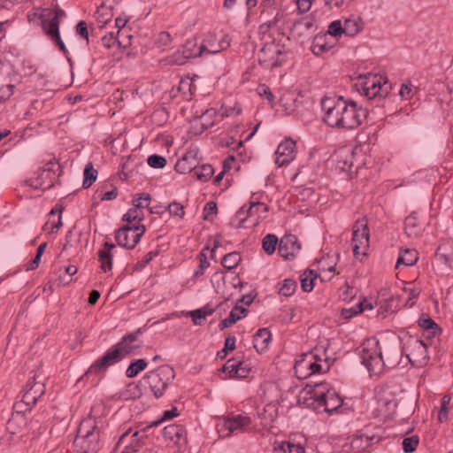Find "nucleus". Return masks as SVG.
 Wrapping results in <instances>:
<instances>
[{
  "instance_id": "40",
  "label": "nucleus",
  "mask_w": 453,
  "mask_h": 453,
  "mask_svg": "<svg viewBox=\"0 0 453 453\" xmlns=\"http://www.w3.org/2000/svg\"><path fill=\"white\" fill-rule=\"evenodd\" d=\"M241 261V256L238 252H231L225 255L221 260V265L228 270L235 268Z\"/></svg>"
},
{
  "instance_id": "48",
  "label": "nucleus",
  "mask_w": 453,
  "mask_h": 453,
  "mask_svg": "<svg viewBox=\"0 0 453 453\" xmlns=\"http://www.w3.org/2000/svg\"><path fill=\"white\" fill-rule=\"evenodd\" d=\"M419 442V439L417 435H412L411 437H406L403 441V449L404 452L411 453L413 452L418 444Z\"/></svg>"
},
{
  "instance_id": "44",
  "label": "nucleus",
  "mask_w": 453,
  "mask_h": 453,
  "mask_svg": "<svg viewBox=\"0 0 453 453\" xmlns=\"http://www.w3.org/2000/svg\"><path fill=\"white\" fill-rule=\"evenodd\" d=\"M197 179L202 181H207L213 174L214 169L211 165H203L198 168H194Z\"/></svg>"
},
{
  "instance_id": "26",
  "label": "nucleus",
  "mask_w": 453,
  "mask_h": 453,
  "mask_svg": "<svg viewBox=\"0 0 453 453\" xmlns=\"http://www.w3.org/2000/svg\"><path fill=\"white\" fill-rule=\"evenodd\" d=\"M186 429L181 425L173 424L167 426L163 430V435L165 439L173 441L176 444H180L186 441Z\"/></svg>"
},
{
  "instance_id": "9",
  "label": "nucleus",
  "mask_w": 453,
  "mask_h": 453,
  "mask_svg": "<svg viewBox=\"0 0 453 453\" xmlns=\"http://www.w3.org/2000/svg\"><path fill=\"white\" fill-rule=\"evenodd\" d=\"M377 406L373 411L374 416L383 421L388 419L395 411L396 401L392 393L387 388H381L376 393Z\"/></svg>"
},
{
  "instance_id": "49",
  "label": "nucleus",
  "mask_w": 453,
  "mask_h": 453,
  "mask_svg": "<svg viewBox=\"0 0 453 453\" xmlns=\"http://www.w3.org/2000/svg\"><path fill=\"white\" fill-rule=\"evenodd\" d=\"M241 365V361L236 360L235 358H232L226 361V363L223 365L222 371L227 372L230 374V377L236 376V372H238V367Z\"/></svg>"
},
{
  "instance_id": "53",
  "label": "nucleus",
  "mask_w": 453,
  "mask_h": 453,
  "mask_svg": "<svg viewBox=\"0 0 453 453\" xmlns=\"http://www.w3.org/2000/svg\"><path fill=\"white\" fill-rule=\"evenodd\" d=\"M343 33L342 23L341 20H334L328 26L327 35L337 37L342 35Z\"/></svg>"
},
{
  "instance_id": "8",
  "label": "nucleus",
  "mask_w": 453,
  "mask_h": 453,
  "mask_svg": "<svg viewBox=\"0 0 453 453\" xmlns=\"http://www.w3.org/2000/svg\"><path fill=\"white\" fill-rule=\"evenodd\" d=\"M145 230L143 225L124 226L116 231V242L119 246L132 250L140 242Z\"/></svg>"
},
{
  "instance_id": "45",
  "label": "nucleus",
  "mask_w": 453,
  "mask_h": 453,
  "mask_svg": "<svg viewBox=\"0 0 453 453\" xmlns=\"http://www.w3.org/2000/svg\"><path fill=\"white\" fill-rule=\"evenodd\" d=\"M34 405L30 404L27 401H25L23 397L19 401H17L12 407V417L15 414H25L32 410Z\"/></svg>"
},
{
  "instance_id": "21",
  "label": "nucleus",
  "mask_w": 453,
  "mask_h": 453,
  "mask_svg": "<svg viewBox=\"0 0 453 453\" xmlns=\"http://www.w3.org/2000/svg\"><path fill=\"white\" fill-rule=\"evenodd\" d=\"M300 250L301 245L296 235H285L280 241L278 250L280 255L285 259L293 258Z\"/></svg>"
},
{
  "instance_id": "51",
  "label": "nucleus",
  "mask_w": 453,
  "mask_h": 453,
  "mask_svg": "<svg viewBox=\"0 0 453 453\" xmlns=\"http://www.w3.org/2000/svg\"><path fill=\"white\" fill-rule=\"evenodd\" d=\"M236 339L233 335H229L226 338L224 349L218 352L217 356L219 358H224L228 351L235 349Z\"/></svg>"
},
{
  "instance_id": "28",
  "label": "nucleus",
  "mask_w": 453,
  "mask_h": 453,
  "mask_svg": "<svg viewBox=\"0 0 453 453\" xmlns=\"http://www.w3.org/2000/svg\"><path fill=\"white\" fill-rule=\"evenodd\" d=\"M435 256L453 269V240H447L440 244Z\"/></svg>"
},
{
  "instance_id": "46",
  "label": "nucleus",
  "mask_w": 453,
  "mask_h": 453,
  "mask_svg": "<svg viewBox=\"0 0 453 453\" xmlns=\"http://www.w3.org/2000/svg\"><path fill=\"white\" fill-rule=\"evenodd\" d=\"M150 201V195L148 193H142L136 195L133 199V205L134 208L141 209L148 207L149 202Z\"/></svg>"
},
{
  "instance_id": "43",
  "label": "nucleus",
  "mask_w": 453,
  "mask_h": 453,
  "mask_svg": "<svg viewBox=\"0 0 453 453\" xmlns=\"http://www.w3.org/2000/svg\"><path fill=\"white\" fill-rule=\"evenodd\" d=\"M297 288L296 281L292 279H286L280 284L279 294L284 296H291Z\"/></svg>"
},
{
  "instance_id": "17",
  "label": "nucleus",
  "mask_w": 453,
  "mask_h": 453,
  "mask_svg": "<svg viewBox=\"0 0 453 453\" xmlns=\"http://www.w3.org/2000/svg\"><path fill=\"white\" fill-rule=\"evenodd\" d=\"M275 154L278 166L288 165L296 157V142L291 139L284 140L279 144Z\"/></svg>"
},
{
  "instance_id": "14",
  "label": "nucleus",
  "mask_w": 453,
  "mask_h": 453,
  "mask_svg": "<svg viewBox=\"0 0 453 453\" xmlns=\"http://www.w3.org/2000/svg\"><path fill=\"white\" fill-rule=\"evenodd\" d=\"M284 51L280 45L270 43L265 45L259 53V62L265 67L273 68L280 66L284 61Z\"/></svg>"
},
{
  "instance_id": "63",
  "label": "nucleus",
  "mask_w": 453,
  "mask_h": 453,
  "mask_svg": "<svg viewBox=\"0 0 453 453\" xmlns=\"http://www.w3.org/2000/svg\"><path fill=\"white\" fill-rule=\"evenodd\" d=\"M118 189L116 187H113L111 190L106 191L104 193H100L99 197L102 201H111L117 197Z\"/></svg>"
},
{
  "instance_id": "37",
  "label": "nucleus",
  "mask_w": 453,
  "mask_h": 453,
  "mask_svg": "<svg viewBox=\"0 0 453 453\" xmlns=\"http://www.w3.org/2000/svg\"><path fill=\"white\" fill-rule=\"evenodd\" d=\"M147 366V362L144 359H137L133 361L126 371L127 378L135 377L140 372L143 371Z\"/></svg>"
},
{
  "instance_id": "11",
  "label": "nucleus",
  "mask_w": 453,
  "mask_h": 453,
  "mask_svg": "<svg viewBox=\"0 0 453 453\" xmlns=\"http://www.w3.org/2000/svg\"><path fill=\"white\" fill-rule=\"evenodd\" d=\"M406 357L412 365L421 366L429 360L427 346L422 340L410 338L406 343Z\"/></svg>"
},
{
  "instance_id": "20",
  "label": "nucleus",
  "mask_w": 453,
  "mask_h": 453,
  "mask_svg": "<svg viewBox=\"0 0 453 453\" xmlns=\"http://www.w3.org/2000/svg\"><path fill=\"white\" fill-rule=\"evenodd\" d=\"M59 21L57 20V18H50L44 19V16H42V27L44 33L54 41L57 45L59 47V50L64 53L66 52V48L62 41L59 35Z\"/></svg>"
},
{
  "instance_id": "62",
  "label": "nucleus",
  "mask_w": 453,
  "mask_h": 453,
  "mask_svg": "<svg viewBox=\"0 0 453 453\" xmlns=\"http://www.w3.org/2000/svg\"><path fill=\"white\" fill-rule=\"evenodd\" d=\"M139 434H140V432H138V431H135L134 433L132 434V435H131L132 441H131L130 444L128 445V447H130L134 449H135V452L138 451L143 445V441H141V438L139 437Z\"/></svg>"
},
{
  "instance_id": "55",
  "label": "nucleus",
  "mask_w": 453,
  "mask_h": 453,
  "mask_svg": "<svg viewBox=\"0 0 453 453\" xmlns=\"http://www.w3.org/2000/svg\"><path fill=\"white\" fill-rule=\"evenodd\" d=\"M217 214V204L214 202H209L205 204L203 209V219L205 220H212L213 217Z\"/></svg>"
},
{
  "instance_id": "35",
  "label": "nucleus",
  "mask_w": 453,
  "mask_h": 453,
  "mask_svg": "<svg viewBox=\"0 0 453 453\" xmlns=\"http://www.w3.org/2000/svg\"><path fill=\"white\" fill-rule=\"evenodd\" d=\"M317 278V273L313 270L305 271L300 276L301 287L304 292H311L313 289V281Z\"/></svg>"
},
{
  "instance_id": "12",
  "label": "nucleus",
  "mask_w": 453,
  "mask_h": 453,
  "mask_svg": "<svg viewBox=\"0 0 453 453\" xmlns=\"http://www.w3.org/2000/svg\"><path fill=\"white\" fill-rule=\"evenodd\" d=\"M328 366L323 367L322 365L317 363L315 356L312 354H304L303 358L295 365L296 373L299 378H307L314 373L326 372Z\"/></svg>"
},
{
  "instance_id": "41",
  "label": "nucleus",
  "mask_w": 453,
  "mask_h": 453,
  "mask_svg": "<svg viewBox=\"0 0 453 453\" xmlns=\"http://www.w3.org/2000/svg\"><path fill=\"white\" fill-rule=\"evenodd\" d=\"M407 286L403 288L404 292L408 294V299L405 302L404 306L412 307L415 303L414 299H416L420 294V288L413 286L412 283H406Z\"/></svg>"
},
{
  "instance_id": "1",
  "label": "nucleus",
  "mask_w": 453,
  "mask_h": 453,
  "mask_svg": "<svg viewBox=\"0 0 453 453\" xmlns=\"http://www.w3.org/2000/svg\"><path fill=\"white\" fill-rule=\"evenodd\" d=\"M325 111L324 121L331 127L339 129H354L359 127L367 116L366 109L357 103L347 102L342 97L326 98L322 101Z\"/></svg>"
},
{
  "instance_id": "7",
  "label": "nucleus",
  "mask_w": 453,
  "mask_h": 453,
  "mask_svg": "<svg viewBox=\"0 0 453 453\" xmlns=\"http://www.w3.org/2000/svg\"><path fill=\"white\" fill-rule=\"evenodd\" d=\"M230 45V40L227 35H222L218 37L215 35H208L200 44V46L193 50L191 43L185 45L183 53L186 58L200 57L204 54H216L226 50Z\"/></svg>"
},
{
  "instance_id": "25",
  "label": "nucleus",
  "mask_w": 453,
  "mask_h": 453,
  "mask_svg": "<svg viewBox=\"0 0 453 453\" xmlns=\"http://www.w3.org/2000/svg\"><path fill=\"white\" fill-rule=\"evenodd\" d=\"M115 248V244L104 242L103 248L98 251L100 268L104 273L111 271L112 268L113 256L111 250Z\"/></svg>"
},
{
  "instance_id": "27",
  "label": "nucleus",
  "mask_w": 453,
  "mask_h": 453,
  "mask_svg": "<svg viewBox=\"0 0 453 453\" xmlns=\"http://www.w3.org/2000/svg\"><path fill=\"white\" fill-rule=\"evenodd\" d=\"M272 340V334L268 328H260L254 335L253 345L259 353L268 349Z\"/></svg>"
},
{
  "instance_id": "6",
  "label": "nucleus",
  "mask_w": 453,
  "mask_h": 453,
  "mask_svg": "<svg viewBox=\"0 0 453 453\" xmlns=\"http://www.w3.org/2000/svg\"><path fill=\"white\" fill-rule=\"evenodd\" d=\"M174 377V369L170 365H165L149 372L143 377V383L149 386L155 397L159 398L164 395L168 384Z\"/></svg>"
},
{
  "instance_id": "59",
  "label": "nucleus",
  "mask_w": 453,
  "mask_h": 453,
  "mask_svg": "<svg viewBox=\"0 0 453 453\" xmlns=\"http://www.w3.org/2000/svg\"><path fill=\"white\" fill-rule=\"evenodd\" d=\"M178 415H179V412H178L177 408L173 407L171 410L164 411L162 418L159 420L153 422L151 426H157L162 421L171 419L174 417H177Z\"/></svg>"
},
{
  "instance_id": "61",
  "label": "nucleus",
  "mask_w": 453,
  "mask_h": 453,
  "mask_svg": "<svg viewBox=\"0 0 453 453\" xmlns=\"http://www.w3.org/2000/svg\"><path fill=\"white\" fill-rule=\"evenodd\" d=\"M76 33L81 35L82 38H84L87 41V43H88V25L86 21L81 20L77 26H76Z\"/></svg>"
},
{
  "instance_id": "52",
  "label": "nucleus",
  "mask_w": 453,
  "mask_h": 453,
  "mask_svg": "<svg viewBox=\"0 0 453 453\" xmlns=\"http://www.w3.org/2000/svg\"><path fill=\"white\" fill-rule=\"evenodd\" d=\"M148 165L152 168L160 169L166 165V159L163 156L151 155L147 159Z\"/></svg>"
},
{
  "instance_id": "32",
  "label": "nucleus",
  "mask_w": 453,
  "mask_h": 453,
  "mask_svg": "<svg viewBox=\"0 0 453 453\" xmlns=\"http://www.w3.org/2000/svg\"><path fill=\"white\" fill-rule=\"evenodd\" d=\"M274 453H305L300 444L291 443L287 441H275L273 444Z\"/></svg>"
},
{
  "instance_id": "4",
  "label": "nucleus",
  "mask_w": 453,
  "mask_h": 453,
  "mask_svg": "<svg viewBox=\"0 0 453 453\" xmlns=\"http://www.w3.org/2000/svg\"><path fill=\"white\" fill-rule=\"evenodd\" d=\"M310 399L314 408L324 407L326 412H333L342 407L343 403L342 398L332 388H328L326 382L317 383L314 388L309 391Z\"/></svg>"
},
{
  "instance_id": "38",
  "label": "nucleus",
  "mask_w": 453,
  "mask_h": 453,
  "mask_svg": "<svg viewBox=\"0 0 453 453\" xmlns=\"http://www.w3.org/2000/svg\"><path fill=\"white\" fill-rule=\"evenodd\" d=\"M14 93V86L0 77V104L5 103Z\"/></svg>"
},
{
  "instance_id": "34",
  "label": "nucleus",
  "mask_w": 453,
  "mask_h": 453,
  "mask_svg": "<svg viewBox=\"0 0 453 453\" xmlns=\"http://www.w3.org/2000/svg\"><path fill=\"white\" fill-rule=\"evenodd\" d=\"M326 35H318L314 38L313 42L311 44V51L313 54L319 56L325 52L329 51L332 49V46L327 44L326 42Z\"/></svg>"
},
{
  "instance_id": "2",
  "label": "nucleus",
  "mask_w": 453,
  "mask_h": 453,
  "mask_svg": "<svg viewBox=\"0 0 453 453\" xmlns=\"http://www.w3.org/2000/svg\"><path fill=\"white\" fill-rule=\"evenodd\" d=\"M360 358L371 375H379L383 372L386 365H395L398 363L396 353L395 357L392 354L387 355V360L385 361L379 342L375 340H367L362 345Z\"/></svg>"
},
{
  "instance_id": "36",
  "label": "nucleus",
  "mask_w": 453,
  "mask_h": 453,
  "mask_svg": "<svg viewBox=\"0 0 453 453\" xmlns=\"http://www.w3.org/2000/svg\"><path fill=\"white\" fill-rule=\"evenodd\" d=\"M277 244L278 238L273 234H266L262 240V248L268 255H272L275 251Z\"/></svg>"
},
{
  "instance_id": "22",
  "label": "nucleus",
  "mask_w": 453,
  "mask_h": 453,
  "mask_svg": "<svg viewBox=\"0 0 453 453\" xmlns=\"http://www.w3.org/2000/svg\"><path fill=\"white\" fill-rule=\"evenodd\" d=\"M141 333L142 330L139 328L137 331L124 336L122 340L116 344V347L118 348L123 357L130 354H133L137 349L141 347L140 344H134L138 338V335Z\"/></svg>"
},
{
  "instance_id": "19",
  "label": "nucleus",
  "mask_w": 453,
  "mask_h": 453,
  "mask_svg": "<svg viewBox=\"0 0 453 453\" xmlns=\"http://www.w3.org/2000/svg\"><path fill=\"white\" fill-rule=\"evenodd\" d=\"M44 393L45 386L43 382L36 381L35 376H34L27 381L22 397L30 404L35 405Z\"/></svg>"
},
{
  "instance_id": "10",
  "label": "nucleus",
  "mask_w": 453,
  "mask_h": 453,
  "mask_svg": "<svg viewBox=\"0 0 453 453\" xmlns=\"http://www.w3.org/2000/svg\"><path fill=\"white\" fill-rule=\"evenodd\" d=\"M382 77L378 75L369 74L359 78L357 84L358 90L367 98L372 99L376 96H382L388 93L387 88L384 89L386 82L381 83Z\"/></svg>"
},
{
  "instance_id": "54",
  "label": "nucleus",
  "mask_w": 453,
  "mask_h": 453,
  "mask_svg": "<svg viewBox=\"0 0 453 453\" xmlns=\"http://www.w3.org/2000/svg\"><path fill=\"white\" fill-rule=\"evenodd\" d=\"M188 156L186 155L181 159L178 160L177 164L175 165V169L177 172L185 173L188 172H191L195 168V166L188 165Z\"/></svg>"
},
{
  "instance_id": "29",
  "label": "nucleus",
  "mask_w": 453,
  "mask_h": 453,
  "mask_svg": "<svg viewBox=\"0 0 453 453\" xmlns=\"http://www.w3.org/2000/svg\"><path fill=\"white\" fill-rule=\"evenodd\" d=\"M344 35L353 37L362 31L364 27V22L361 18L351 16L344 19L342 23Z\"/></svg>"
},
{
  "instance_id": "57",
  "label": "nucleus",
  "mask_w": 453,
  "mask_h": 453,
  "mask_svg": "<svg viewBox=\"0 0 453 453\" xmlns=\"http://www.w3.org/2000/svg\"><path fill=\"white\" fill-rule=\"evenodd\" d=\"M195 325L202 326L205 323L206 319L202 314L201 309L194 310L188 312Z\"/></svg>"
},
{
  "instance_id": "39",
  "label": "nucleus",
  "mask_w": 453,
  "mask_h": 453,
  "mask_svg": "<svg viewBox=\"0 0 453 453\" xmlns=\"http://www.w3.org/2000/svg\"><path fill=\"white\" fill-rule=\"evenodd\" d=\"M97 171L93 168L91 163H88L84 169V179L82 187L84 188H89L96 180Z\"/></svg>"
},
{
  "instance_id": "31",
  "label": "nucleus",
  "mask_w": 453,
  "mask_h": 453,
  "mask_svg": "<svg viewBox=\"0 0 453 453\" xmlns=\"http://www.w3.org/2000/svg\"><path fill=\"white\" fill-rule=\"evenodd\" d=\"M418 259V257L416 250L405 249L400 252L395 264V268H398L401 265L411 266L417 263Z\"/></svg>"
},
{
  "instance_id": "30",
  "label": "nucleus",
  "mask_w": 453,
  "mask_h": 453,
  "mask_svg": "<svg viewBox=\"0 0 453 453\" xmlns=\"http://www.w3.org/2000/svg\"><path fill=\"white\" fill-rule=\"evenodd\" d=\"M418 325L426 331V337L428 339L434 338L441 332L438 325L431 318L425 315L418 319Z\"/></svg>"
},
{
  "instance_id": "16",
  "label": "nucleus",
  "mask_w": 453,
  "mask_h": 453,
  "mask_svg": "<svg viewBox=\"0 0 453 453\" xmlns=\"http://www.w3.org/2000/svg\"><path fill=\"white\" fill-rule=\"evenodd\" d=\"M124 357L120 354L119 350L114 345L109 349L106 353L100 358H98L87 371L85 375H88L92 372L98 373L104 372L109 366L118 363Z\"/></svg>"
},
{
  "instance_id": "15",
  "label": "nucleus",
  "mask_w": 453,
  "mask_h": 453,
  "mask_svg": "<svg viewBox=\"0 0 453 453\" xmlns=\"http://www.w3.org/2000/svg\"><path fill=\"white\" fill-rule=\"evenodd\" d=\"M250 423V418L247 416L235 415L231 418L228 417L224 419L219 432L222 436H230L239 432H244Z\"/></svg>"
},
{
  "instance_id": "5",
  "label": "nucleus",
  "mask_w": 453,
  "mask_h": 453,
  "mask_svg": "<svg viewBox=\"0 0 453 453\" xmlns=\"http://www.w3.org/2000/svg\"><path fill=\"white\" fill-rule=\"evenodd\" d=\"M268 210L265 203L259 202L251 203L247 210L242 206L232 219L231 226L235 228L256 226L265 218Z\"/></svg>"
},
{
  "instance_id": "23",
  "label": "nucleus",
  "mask_w": 453,
  "mask_h": 453,
  "mask_svg": "<svg viewBox=\"0 0 453 453\" xmlns=\"http://www.w3.org/2000/svg\"><path fill=\"white\" fill-rule=\"evenodd\" d=\"M285 111L288 114L299 112L303 104V96L301 93H287L280 98Z\"/></svg>"
},
{
  "instance_id": "24",
  "label": "nucleus",
  "mask_w": 453,
  "mask_h": 453,
  "mask_svg": "<svg viewBox=\"0 0 453 453\" xmlns=\"http://www.w3.org/2000/svg\"><path fill=\"white\" fill-rule=\"evenodd\" d=\"M404 230L409 237H418L424 231V223L416 213H411L404 220Z\"/></svg>"
},
{
  "instance_id": "64",
  "label": "nucleus",
  "mask_w": 453,
  "mask_h": 453,
  "mask_svg": "<svg viewBox=\"0 0 453 453\" xmlns=\"http://www.w3.org/2000/svg\"><path fill=\"white\" fill-rule=\"evenodd\" d=\"M296 2L299 12L304 13L311 9L312 0H296Z\"/></svg>"
},
{
  "instance_id": "13",
  "label": "nucleus",
  "mask_w": 453,
  "mask_h": 453,
  "mask_svg": "<svg viewBox=\"0 0 453 453\" xmlns=\"http://www.w3.org/2000/svg\"><path fill=\"white\" fill-rule=\"evenodd\" d=\"M369 228L365 219L357 220L354 226L352 244L355 255L365 254V250L369 247Z\"/></svg>"
},
{
  "instance_id": "18",
  "label": "nucleus",
  "mask_w": 453,
  "mask_h": 453,
  "mask_svg": "<svg viewBox=\"0 0 453 453\" xmlns=\"http://www.w3.org/2000/svg\"><path fill=\"white\" fill-rule=\"evenodd\" d=\"M55 180V172L47 168L38 171L36 176L30 178L27 182L30 187L35 189L46 190L54 185Z\"/></svg>"
},
{
  "instance_id": "50",
  "label": "nucleus",
  "mask_w": 453,
  "mask_h": 453,
  "mask_svg": "<svg viewBox=\"0 0 453 453\" xmlns=\"http://www.w3.org/2000/svg\"><path fill=\"white\" fill-rule=\"evenodd\" d=\"M144 219V215L142 211L137 208H131L123 216V220L132 222L134 220L142 221Z\"/></svg>"
},
{
  "instance_id": "3",
  "label": "nucleus",
  "mask_w": 453,
  "mask_h": 453,
  "mask_svg": "<svg viewBox=\"0 0 453 453\" xmlns=\"http://www.w3.org/2000/svg\"><path fill=\"white\" fill-rule=\"evenodd\" d=\"M76 453H96L100 449V431L95 420H83L74 440Z\"/></svg>"
},
{
  "instance_id": "47",
  "label": "nucleus",
  "mask_w": 453,
  "mask_h": 453,
  "mask_svg": "<svg viewBox=\"0 0 453 453\" xmlns=\"http://www.w3.org/2000/svg\"><path fill=\"white\" fill-rule=\"evenodd\" d=\"M112 13L110 8L102 5L98 8L96 12V19L99 23L106 24L108 21L111 19Z\"/></svg>"
},
{
  "instance_id": "58",
  "label": "nucleus",
  "mask_w": 453,
  "mask_h": 453,
  "mask_svg": "<svg viewBox=\"0 0 453 453\" xmlns=\"http://www.w3.org/2000/svg\"><path fill=\"white\" fill-rule=\"evenodd\" d=\"M257 93L260 96H265L269 103H273L274 100V96L272 93L270 88L266 86L265 84H260L257 87Z\"/></svg>"
},
{
  "instance_id": "33",
  "label": "nucleus",
  "mask_w": 453,
  "mask_h": 453,
  "mask_svg": "<svg viewBox=\"0 0 453 453\" xmlns=\"http://www.w3.org/2000/svg\"><path fill=\"white\" fill-rule=\"evenodd\" d=\"M246 310L244 308L235 306L229 313L228 317L220 321L219 326L220 330L233 326L239 319L244 317Z\"/></svg>"
},
{
  "instance_id": "42",
  "label": "nucleus",
  "mask_w": 453,
  "mask_h": 453,
  "mask_svg": "<svg viewBox=\"0 0 453 453\" xmlns=\"http://www.w3.org/2000/svg\"><path fill=\"white\" fill-rule=\"evenodd\" d=\"M209 250V247H205L198 255L199 265L194 273V277L198 278L204 274L205 270L210 266V263L207 260L205 250Z\"/></svg>"
},
{
  "instance_id": "60",
  "label": "nucleus",
  "mask_w": 453,
  "mask_h": 453,
  "mask_svg": "<svg viewBox=\"0 0 453 453\" xmlns=\"http://www.w3.org/2000/svg\"><path fill=\"white\" fill-rule=\"evenodd\" d=\"M415 88L411 83L403 84L400 89V95L405 99H410L414 95Z\"/></svg>"
},
{
  "instance_id": "56",
  "label": "nucleus",
  "mask_w": 453,
  "mask_h": 453,
  "mask_svg": "<svg viewBox=\"0 0 453 453\" xmlns=\"http://www.w3.org/2000/svg\"><path fill=\"white\" fill-rule=\"evenodd\" d=\"M166 210L170 212V214L178 216L180 218H183L185 214L183 205L177 202L170 203Z\"/></svg>"
}]
</instances>
